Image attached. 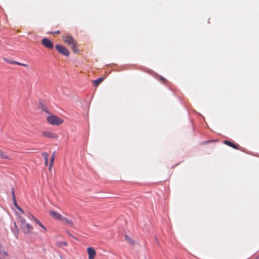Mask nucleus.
Here are the masks:
<instances>
[{
  "instance_id": "obj_1",
  "label": "nucleus",
  "mask_w": 259,
  "mask_h": 259,
  "mask_svg": "<svg viewBox=\"0 0 259 259\" xmlns=\"http://www.w3.org/2000/svg\"><path fill=\"white\" fill-rule=\"evenodd\" d=\"M63 41L70 47L72 51L75 53H79V50L77 47V44L76 40L73 37L67 34L62 36Z\"/></svg>"
},
{
  "instance_id": "obj_2",
  "label": "nucleus",
  "mask_w": 259,
  "mask_h": 259,
  "mask_svg": "<svg viewBox=\"0 0 259 259\" xmlns=\"http://www.w3.org/2000/svg\"><path fill=\"white\" fill-rule=\"evenodd\" d=\"M47 121L53 125H59L63 122V120L55 115H50L47 117Z\"/></svg>"
},
{
  "instance_id": "obj_3",
  "label": "nucleus",
  "mask_w": 259,
  "mask_h": 259,
  "mask_svg": "<svg viewBox=\"0 0 259 259\" xmlns=\"http://www.w3.org/2000/svg\"><path fill=\"white\" fill-rule=\"evenodd\" d=\"M20 222L21 223L20 227L25 233H28L32 230V226L29 224H27L26 222L25 219L20 218Z\"/></svg>"
},
{
  "instance_id": "obj_4",
  "label": "nucleus",
  "mask_w": 259,
  "mask_h": 259,
  "mask_svg": "<svg viewBox=\"0 0 259 259\" xmlns=\"http://www.w3.org/2000/svg\"><path fill=\"white\" fill-rule=\"evenodd\" d=\"M55 48L59 53L65 56H68L69 55L70 53L69 50L64 46L57 45H56Z\"/></svg>"
},
{
  "instance_id": "obj_5",
  "label": "nucleus",
  "mask_w": 259,
  "mask_h": 259,
  "mask_svg": "<svg viewBox=\"0 0 259 259\" xmlns=\"http://www.w3.org/2000/svg\"><path fill=\"white\" fill-rule=\"evenodd\" d=\"M41 44L44 47L49 49H52L54 47L52 42L47 38H43L41 40Z\"/></svg>"
},
{
  "instance_id": "obj_6",
  "label": "nucleus",
  "mask_w": 259,
  "mask_h": 259,
  "mask_svg": "<svg viewBox=\"0 0 259 259\" xmlns=\"http://www.w3.org/2000/svg\"><path fill=\"white\" fill-rule=\"evenodd\" d=\"M87 250L89 255V259H94L96 255L95 249L92 247H88Z\"/></svg>"
},
{
  "instance_id": "obj_7",
  "label": "nucleus",
  "mask_w": 259,
  "mask_h": 259,
  "mask_svg": "<svg viewBox=\"0 0 259 259\" xmlns=\"http://www.w3.org/2000/svg\"><path fill=\"white\" fill-rule=\"evenodd\" d=\"M42 135L46 138L55 139L57 138V135L52 132L49 131H44L42 132Z\"/></svg>"
},
{
  "instance_id": "obj_8",
  "label": "nucleus",
  "mask_w": 259,
  "mask_h": 259,
  "mask_svg": "<svg viewBox=\"0 0 259 259\" xmlns=\"http://www.w3.org/2000/svg\"><path fill=\"white\" fill-rule=\"evenodd\" d=\"M49 214L52 218L60 221L62 217L61 214L54 210H50L49 211Z\"/></svg>"
},
{
  "instance_id": "obj_9",
  "label": "nucleus",
  "mask_w": 259,
  "mask_h": 259,
  "mask_svg": "<svg viewBox=\"0 0 259 259\" xmlns=\"http://www.w3.org/2000/svg\"><path fill=\"white\" fill-rule=\"evenodd\" d=\"M224 143L232 148L235 149H239V146L238 144L233 143L229 141L225 140L224 142Z\"/></svg>"
},
{
  "instance_id": "obj_10",
  "label": "nucleus",
  "mask_w": 259,
  "mask_h": 259,
  "mask_svg": "<svg viewBox=\"0 0 259 259\" xmlns=\"http://www.w3.org/2000/svg\"><path fill=\"white\" fill-rule=\"evenodd\" d=\"M60 221L70 226H72L73 225V223L72 221L68 220L67 218L63 216H62Z\"/></svg>"
},
{
  "instance_id": "obj_11",
  "label": "nucleus",
  "mask_w": 259,
  "mask_h": 259,
  "mask_svg": "<svg viewBox=\"0 0 259 259\" xmlns=\"http://www.w3.org/2000/svg\"><path fill=\"white\" fill-rule=\"evenodd\" d=\"M6 61L7 62H8V63H9L10 64H17V65H21V66L25 67H28V65L27 64H24V63H19V62H17L16 61L9 60H6Z\"/></svg>"
},
{
  "instance_id": "obj_12",
  "label": "nucleus",
  "mask_w": 259,
  "mask_h": 259,
  "mask_svg": "<svg viewBox=\"0 0 259 259\" xmlns=\"http://www.w3.org/2000/svg\"><path fill=\"white\" fill-rule=\"evenodd\" d=\"M68 245V243L66 241H58L56 243V246L59 248H63Z\"/></svg>"
},
{
  "instance_id": "obj_13",
  "label": "nucleus",
  "mask_w": 259,
  "mask_h": 259,
  "mask_svg": "<svg viewBox=\"0 0 259 259\" xmlns=\"http://www.w3.org/2000/svg\"><path fill=\"white\" fill-rule=\"evenodd\" d=\"M104 79L103 77H101L96 80H93V84L95 87H98Z\"/></svg>"
},
{
  "instance_id": "obj_14",
  "label": "nucleus",
  "mask_w": 259,
  "mask_h": 259,
  "mask_svg": "<svg viewBox=\"0 0 259 259\" xmlns=\"http://www.w3.org/2000/svg\"><path fill=\"white\" fill-rule=\"evenodd\" d=\"M0 158L4 159H9L7 155L2 150H0Z\"/></svg>"
},
{
  "instance_id": "obj_15",
  "label": "nucleus",
  "mask_w": 259,
  "mask_h": 259,
  "mask_svg": "<svg viewBox=\"0 0 259 259\" xmlns=\"http://www.w3.org/2000/svg\"><path fill=\"white\" fill-rule=\"evenodd\" d=\"M125 239L130 244H134V241H133V240L132 238H131L128 236H127V235H125Z\"/></svg>"
},
{
  "instance_id": "obj_16",
  "label": "nucleus",
  "mask_w": 259,
  "mask_h": 259,
  "mask_svg": "<svg viewBox=\"0 0 259 259\" xmlns=\"http://www.w3.org/2000/svg\"><path fill=\"white\" fill-rule=\"evenodd\" d=\"M55 152H53V153L52 154L51 157V159H50V162L51 163V165H53L54 164V160H55Z\"/></svg>"
},
{
  "instance_id": "obj_17",
  "label": "nucleus",
  "mask_w": 259,
  "mask_h": 259,
  "mask_svg": "<svg viewBox=\"0 0 259 259\" xmlns=\"http://www.w3.org/2000/svg\"><path fill=\"white\" fill-rule=\"evenodd\" d=\"M35 222L40 227H41L42 228H43L45 231H46V228L44 227V226L41 224V223L38 220H35Z\"/></svg>"
},
{
  "instance_id": "obj_18",
  "label": "nucleus",
  "mask_w": 259,
  "mask_h": 259,
  "mask_svg": "<svg viewBox=\"0 0 259 259\" xmlns=\"http://www.w3.org/2000/svg\"><path fill=\"white\" fill-rule=\"evenodd\" d=\"M45 159H48V154L46 152H44L42 154Z\"/></svg>"
},
{
  "instance_id": "obj_19",
  "label": "nucleus",
  "mask_w": 259,
  "mask_h": 259,
  "mask_svg": "<svg viewBox=\"0 0 259 259\" xmlns=\"http://www.w3.org/2000/svg\"><path fill=\"white\" fill-rule=\"evenodd\" d=\"M12 194L13 196V200H15V198H16V197H15V191H14V188L12 189Z\"/></svg>"
},
{
  "instance_id": "obj_20",
  "label": "nucleus",
  "mask_w": 259,
  "mask_h": 259,
  "mask_svg": "<svg viewBox=\"0 0 259 259\" xmlns=\"http://www.w3.org/2000/svg\"><path fill=\"white\" fill-rule=\"evenodd\" d=\"M13 201H14V205L15 206V207H16V208H17V207H18V206H19L17 204V202H16V198H15V200H13Z\"/></svg>"
},
{
  "instance_id": "obj_21",
  "label": "nucleus",
  "mask_w": 259,
  "mask_h": 259,
  "mask_svg": "<svg viewBox=\"0 0 259 259\" xmlns=\"http://www.w3.org/2000/svg\"><path fill=\"white\" fill-rule=\"evenodd\" d=\"M50 33L53 34H59L60 33V31L58 30V31H55V32H50Z\"/></svg>"
},
{
  "instance_id": "obj_22",
  "label": "nucleus",
  "mask_w": 259,
  "mask_h": 259,
  "mask_svg": "<svg viewBox=\"0 0 259 259\" xmlns=\"http://www.w3.org/2000/svg\"><path fill=\"white\" fill-rule=\"evenodd\" d=\"M20 211L22 212H23V209L20 207V206H18V207L17 208Z\"/></svg>"
},
{
  "instance_id": "obj_23",
  "label": "nucleus",
  "mask_w": 259,
  "mask_h": 259,
  "mask_svg": "<svg viewBox=\"0 0 259 259\" xmlns=\"http://www.w3.org/2000/svg\"><path fill=\"white\" fill-rule=\"evenodd\" d=\"M48 164V159H45V164L47 166Z\"/></svg>"
},
{
  "instance_id": "obj_24",
  "label": "nucleus",
  "mask_w": 259,
  "mask_h": 259,
  "mask_svg": "<svg viewBox=\"0 0 259 259\" xmlns=\"http://www.w3.org/2000/svg\"><path fill=\"white\" fill-rule=\"evenodd\" d=\"M31 217L35 222V220H38L35 217H34L32 215H31Z\"/></svg>"
},
{
  "instance_id": "obj_25",
  "label": "nucleus",
  "mask_w": 259,
  "mask_h": 259,
  "mask_svg": "<svg viewBox=\"0 0 259 259\" xmlns=\"http://www.w3.org/2000/svg\"><path fill=\"white\" fill-rule=\"evenodd\" d=\"M53 165H51V163H50V165H49V170L51 171L52 170V166H53Z\"/></svg>"
},
{
  "instance_id": "obj_26",
  "label": "nucleus",
  "mask_w": 259,
  "mask_h": 259,
  "mask_svg": "<svg viewBox=\"0 0 259 259\" xmlns=\"http://www.w3.org/2000/svg\"><path fill=\"white\" fill-rule=\"evenodd\" d=\"M211 142V141H207L205 142L204 143L206 144V143H210Z\"/></svg>"
}]
</instances>
